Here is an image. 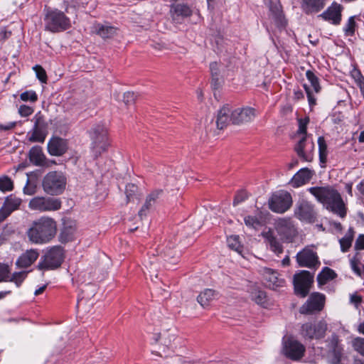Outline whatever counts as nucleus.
I'll list each match as a JSON object with an SVG mask.
<instances>
[{"label":"nucleus","mask_w":364,"mask_h":364,"mask_svg":"<svg viewBox=\"0 0 364 364\" xmlns=\"http://www.w3.org/2000/svg\"><path fill=\"white\" fill-rule=\"evenodd\" d=\"M33 112V109L26 105H22L18 108V113L22 117H28Z\"/></svg>","instance_id":"58"},{"label":"nucleus","mask_w":364,"mask_h":364,"mask_svg":"<svg viewBox=\"0 0 364 364\" xmlns=\"http://www.w3.org/2000/svg\"><path fill=\"white\" fill-rule=\"evenodd\" d=\"M170 14L174 23H182L185 18L193 14V11L186 4H173L170 8Z\"/></svg>","instance_id":"20"},{"label":"nucleus","mask_w":364,"mask_h":364,"mask_svg":"<svg viewBox=\"0 0 364 364\" xmlns=\"http://www.w3.org/2000/svg\"><path fill=\"white\" fill-rule=\"evenodd\" d=\"M326 296L319 292H313L306 302L300 307L301 314H314L321 311L324 307Z\"/></svg>","instance_id":"14"},{"label":"nucleus","mask_w":364,"mask_h":364,"mask_svg":"<svg viewBox=\"0 0 364 364\" xmlns=\"http://www.w3.org/2000/svg\"><path fill=\"white\" fill-rule=\"evenodd\" d=\"M38 256L39 253L37 250H27L18 258L16 265L18 268H27L38 259Z\"/></svg>","instance_id":"29"},{"label":"nucleus","mask_w":364,"mask_h":364,"mask_svg":"<svg viewBox=\"0 0 364 364\" xmlns=\"http://www.w3.org/2000/svg\"><path fill=\"white\" fill-rule=\"evenodd\" d=\"M177 239L173 242L171 240L166 241L160 245L144 262L145 274H149L151 279L153 277H157L158 272L160 270L161 260H164V267L169 268L171 265L176 264L180 257V252L176 249V242Z\"/></svg>","instance_id":"1"},{"label":"nucleus","mask_w":364,"mask_h":364,"mask_svg":"<svg viewBox=\"0 0 364 364\" xmlns=\"http://www.w3.org/2000/svg\"><path fill=\"white\" fill-rule=\"evenodd\" d=\"M21 203V200L12 196L7 197L4 203L5 205L11 213L18 209Z\"/></svg>","instance_id":"43"},{"label":"nucleus","mask_w":364,"mask_h":364,"mask_svg":"<svg viewBox=\"0 0 364 364\" xmlns=\"http://www.w3.org/2000/svg\"><path fill=\"white\" fill-rule=\"evenodd\" d=\"M34 126L29 137L31 142H43L46 136L47 123L40 112L33 117Z\"/></svg>","instance_id":"19"},{"label":"nucleus","mask_w":364,"mask_h":364,"mask_svg":"<svg viewBox=\"0 0 364 364\" xmlns=\"http://www.w3.org/2000/svg\"><path fill=\"white\" fill-rule=\"evenodd\" d=\"M28 272L22 271L18 272H14L11 277L9 279V282H14L17 287H19L22 282L27 277Z\"/></svg>","instance_id":"48"},{"label":"nucleus","mask_w":364,"mask_h":364,"mask_svg":"<svg viewBox=\"0 0 364 364\" xmlns=\"http://www.w3.org/2000/svg\"><path fill=\"white\" fill-rule=\"evenodd\" d=\"M326 0H300V8L307 15L317 14L326 6Z\"/></svg>","instance_id":"24"},{"label":"nucleus","mask_w":364,"mask_h":364,"mask_svg":"<svg viewBox=\"0 0 364 364\" xmlns=\"http://www.w3.org/2000/svg\"><path fill=\"white\" fill-rule=\"evenodd\" d=\"M61 201L55 198L36 196L28 203V208L39 212L55 211L60 208Z\"/></svg>","instance_id":"12"},{"label":"nucleus","mask_w":364,"mask_h":364,"mask_svg":"<svg viewBox=\"0 0 364 364\" xmlns=\"http://www.w3.org/2000/svg\"><path fill=\"white\" fill-rule=\"evenodd\" d=\"M64 258L63 250L60 246H53L41 257L38 264L40 270H50L58 268Z\"/></svg>","instance_id":"7"},{"label":"nucleus","mask_w":364,"mask_h":364,"mask_svg":"<svg viewBox=\"0 0 364 364\" xmlns=\"http://www.w3.org/2000/svg\"><path fill=\"white\" fill-rule=\"evenodd\" d=\"M314 282V274L306 270H301L294 275L293 284L296 295L304 298L310 291Z\"/></svg>","instance_id":"9"},{"label":"nucleus","mask_w":364,"mask_h":364,"mask_svg":"<svg viewBox=\"0 0 364 364\" xmlns=\"http://www.w3.org/2000/svg\"><path fill=\"white\" fill-rule=\"evenodd\" d=\"M244 222L247 227L256 230L264 225L262 213L257 210L255 215H247L245 217Z\"/></svg>","instance_id":"34"},{"label":"nucleus","mask_w":364,"mask_h":364,"mask_svg":"<svg viewBox=\"0 0 364 364\" xmlns=\"http://www.w3.org/2000/svg\"><path fill=\"white\" fill-rule=\"evenodd\" d=\"M169 364H187V361L185 358L176 355L171 359Z\"/></svg>","instance_id":"64"},{"label":"nucleus","mask_w":364,"mask_h":364,"mask_svg":"<svg viewBox=\"0 0 364 364\" xmlns=\"http://www.w3.org/2000/svg\"><path fill=\"white\" fill-rule=\"evenodd\" d=\"M362 302V297L358 295L357 293H354L350 294V303L353 304L356 309L358 308L359 305Z\"/></svg>","instance_id":"61"},{"label":"nucleus","mask_w":364,"mask_h":364,"mask_svg":"<svg viewBox=\"0 0 364 364\" xmlns=\"http://www.w3.org/2000/svg\"><path fill=\"white\" fill-rule=\"evenodd\" d=\"M354 247L356 250H364V235H360L355 240Z\"/></svg>","instance_id":"62"},{"label":"nucleus","mask_w":364,"mask_h":364,"mask_svg":"<svg viewBox=\"0 0 364 364\" xmlns=\"http://www.w3.org/2000/svg\"><path fill=\"white\" fill-rule=\"evenodd\" d=\"M304 90L306 91V93L307 95L309 106L311 107H312L313 106H314L316 104V100L314 97V96L313 95V92H312V90H311L310 87H309L307 85L304 84Z\"/></svg>","instance_id":"57"},{"label":"nucleus","mask_w":364,"mask_h":364,"mask_svg":"<svg viewBox=\"0 0 364 364\" xmlns=\"http://www.w3.org/2000/svg\"><path fill=\"white\" fill-rule=\"evenodd\" d=\"M56 230V223L53 218L41 217L32 223L27 230V235L31 242L44 244L55 237Z\"/></svg>","instance_id":"3"},{"label":"nucleus","mask_w":364,"mask_h":364,"mask_svg":"<svg viewBox=\"0 0 364 364\" xmlns=\"http://www.w3.org/2000/svg\"><path fill=\"white\" fill-rule=\"evenodd\" d=\"M20 100L23 102H36L38 100V95L33 90H26L20 94Z\"/></svg>","instance_id":"49"},{"label":"nucleus","mask_w":364,"mask_h":364,"mask_svg":"<svg viewBox=\"0 0 364 364\" xmlns=\"http://www.w3.org/2000/svg\"><path fill=\"white\" fill-rule=\"evenodd\" d=\"M360 257H361L360 253L356 252V254L353 257L352 259H350V261L351 269L358 276H361V274H362V270L360 267Z\"/></svg>","instance_id":"44"},{"label":"nucleus","mask_w":364,"mask_h":364,"mask_svg":"<svg viewBox=\"0 0 364 364\" xmlns=\"http://www.w3.org/2000/svg\"><path fill=\"white\" fill-rule=\"evenodd\" d=\"M76 232V225L73 220H66L63 223L59 236V240L62 243H65L74 239Z\"/></svg>","instance_id":"28"},{"label":"nucleus","mask_w":364,"mask_h":364,"mask_svg":"<svg viewBox=\"0 0 364 364\" xmlns=\"http://www.w3.org/2000/svg\"><path fill=\"white\" fill-rule=\"evenodd\" d=\"M294 215L300 220L314 223L316 216L314 205L307 200H300L296 204Z\"/></svg>","instance_id":"16"},{"label":"nucleus","mask_w":364,"mask_h":364,"mask_svg":"<svg viewBox=\"0 0 364 364\" xmlns=\"http://www.w3.org/2000/svg\"><path fill=\"white\" fill-rule=\"evenodd\" d=\"M215 296V291L214 290L206 289L198 296L197 301L203 307H205L214 299Z\"/></svg>","instance_id":"36"},{"label":"nucleus","mask_w":364,"mask_h":364,"mask_svg":"<svg viewBox=\"0 0 364 364\" xmlns=\"http://www.w3.org/2000/svg\"><path fill=\"white\" fill-rule=\"evenodd\" d=\"M11 213V212L3 205L0 208V223L3 222Z\"/></svg>","instance_id":"63"},{"label":"nucleus","mask_w":364,"mask_h":364,"mask_svg":"<svg viewBox=\"0 0 364 364\" xmlns=\"http://www.w3.org/2000/svg\"><path fill=\"white\" fill-rule=\"evenodd\" d=\"M262 237L264 238L265 242L269 245L270 250L277 255L283 252V246L280 241L275 236L274 232L269 230L267 232H262Z\"/></svg>","instance_id":"30"},{"label":"nucleus","mask_w":364,"mask_h":364,"mask_svg":"<svg viewBox=\"0 0 364 364\" xmlns=\"http://www.w3.org/2000/svg\"><path fill=\"white\" fill-rule=\"evenodd\" d=\"M352 241L353 237L351 235H346L342 237L339 240L341 251L343 252H347L352 245Z\"/></svg>","instance_id":"53"},{"label":"nucleus","mask_w":364,"mask_h":364,"mask_svg":"<svg viewBox=\"0 0 364 364\" xmlns=\"http://www.w3.org/2000/svg\"><path fill=\"white\" fill-rule=\"evenodd\" d=\"M327 323L323 320L306 322L302 324L300 330L301 336L305 339H321L326 335Z\"/></svg>","instance_id":"10"},{"label":"nucleus","mask_w":364,"mask_h":364,"mask_svg":"<svg viewBox=\"0 0 364 364\" xmlns=\"http://www.w3.org/2000/svg\"><path fill=\"white\" fill-rule=\"evenodd\" d=\"M336 277V272L329 267H324L317 276L318 284L321 286Z\"/></svg>","instance_id":"37"},{"label":"nucleus","mask_w":364,"mask_h":364,"mask_svg":"<svg viewBox=\"0 0 364 364\" xmlns=\"http://www.w3.org/2000/svg\"><path fill=\"white\" fill-rule=\"evenodd\" d=\"M307 144L308 140L306 139V136H304L294 147V150L300 159L302 158V155L304 151H306Z\"/></svg>","instance_id":"51"},{"label":"nucleus","mask_w":364,"mask_h":364,"mask_svg":"<svg viewBox=\"0 0 364 364\" xmlns=\"http://www.w3.org/2000/svg\"><path fill=\"white\" fill-rule=\"evenodd\" d=\"M318 202L327 209L343 218L346 215L345 204L341 194L334 188L327 186H314L308 188Z\"/></svg>","instance_id":"2"},{"label":"nucleus","mask_w":364,"mask_h":364,"mask_svg":"<svg viewBox=\"0 0 364 364\" xmlns=\"http://www.w3.org/2000/svg\"><path fill=\"white\" fill-rule=\"evenodd\" d=\"M343 9V6L340 4L334 1L325 11L320 14L319 16L333 25H338L341 21V12Z\"/></svg>","instance_id":"22"},{"label":"nucleus","mask_w":364,"mask_h":364,"mask_svg":"<svg viewBox=\"0 0 364 364\" xmlns=\"http://www.w3.org/2000/svg\"><path fill=\"white\" fill-rule=\"evenodd\" d=\"M230 122L231 112L228 105H224L218 113L216 124L219 129H223L226 127Z\"/></svg>","instance_id":"33"},{"label":"nucleus","mask_w":364,"mask_h":364,"mask_svg":"<svg viewBox=\"0 0 364 364\" xmlns=\"http://www.w3.org/2000/svg\"><path fill=\"white\" fill-rule=\"evenodd\" d=\"M44 21L46 30L53 33L64 31L71 26L70 18L58 9H48Z\"/></svg>","instance_id":"5"},{"label":"nucleus","mask_w":364,"mask_h":364,"mask_svg":"<svg viewBox=\"0 0 364 364\" xmlns=\"http://www.w3.org/2000/svg\"><path fill=\"white\" fill-rule=\"evenodd\" d=\"M33 70L36 72L38 79L41 82H45L47 80V75L45 70L41 65L34 66Z\"/></svg>","instance_id":"56"},{"label":"nucleus","mask_w":364,"mask_h":364,"mask_svg":"<svg viewBox=\"0 0 364 364\" xmlns=\"http://www.w3.org/2000/svg\"><path fill=\"white\" fill-rule=\"evenodd\" d=\"M176 330L173 327L164 329L154 337V341L159 346V350L164 353L167 350H173L176 348Z\"/></svg>","instance_id":"13"},{"label":"nucleus","mask_w":364,"mask_h":364,"mask_svg":"<svg viewBox=\"0 0 364 364\" xmlns=\"http://www.w3.org/2000/svg\"><path fill=\"white\" fill-rule=\"evenodd\" d=\"M92 29L93 33H95L104 39L113 37L117 34V28L109 24L95 23Z\"/></svg>","instance_id":"31"},{"label":"nucleus","mask_w":364,"mask_h":364,"mask_svg":"<svg viewBox=\"0 0 364 364\" xmlns=\"http://www.w3.org/2000/svg\"><path fill=\"white\" fill-rule=\"evenodd\" d=\"M97 291L96 285L92 283L85 284L81 289V293L78 297L77 307L84 308L87 301L91 300Z\"/></svg>","instance_id":"25"},{"label":"nucleus","mask_w":364,"mask_h":364,"mask_svg":"<svg viewBox=\"0 0 364 364\" xmlns=\"http://www.w3.org/2000/svg\"><path fill=\"white\" fill-rule=\"evenodd\" d=\"M338 342V336L333 335L331 338V344L333 346V357L331 358V364H341L342 353L341 349L337 347Z\"/></svg>","instance_id":"38"},{"label":"nucleus","mask_w":364,"mask_h":364,"mask_svg":"<svg viewBox=\"0 0 364 364\" xmlns=\"http://www.w3.org/2000/svg\"><path fill=\"white\" fill-rule=\"evenodd\" d=\"M162 194V189H156L146 196L144 204L139 211V216L141 219L147 215L150 208L157 202V200L161 196Z\"/></svg>","instance_id":"26"},{"label":"nucleus","mask_w":364,"mask_h":364,"mask_svg":"<svg viewBox=\"0 0 364 364\" xmlns=\"http://www.w3.org/2000/svg\"><path fill=\"white\" fill-rule=\"evenodd\" d=\"M36 185L31 183L29 178H27L26 184L23 187V193L28 196L34 195L36 193Z\"/></svg>","instance_id":"55"},{"label":"nucleus","mask_w":364,"mask_h":364,"mask_svg":"<svg viewBox=\"0 0 364 364\" xmlns=\"http://www.w3.org/2000/svg\"><path fill=\"white\" fill-rule=\"evenodd\" d=\"M14 188L13 181L8 176L0 177V190L2 191H11Z\"/></svg>","instance_id":"50"},{"label":"nucleus","mask_w":364,"mask_h":364,"mask_svg":"<svg viewBox=\"0 0 364 364\" xmlns=\"http://www.w3.org/2000/svg\"><path fill=\"white\" fill-rule=\"evenodd\" d=\"M309 118L301 119L299 120V129L297 131V132L299 134H302L306 136V128H307V124L309 123Z\"/></svg>","instance_id":"60"},{"label":"nucleus","mask_w":364,"mask_h":364,"mask_svg":"<svg viewBox=\"0 0 364 364\" xmlns=\"http://www.w3.org/2000/svg\"><path fill=\"white\" fill-rule=\"evenodd\" d=\"M314 143L312 141H308V144L306 147V151H304L301 159L308 162L312 161L314 159Z\"/></svg>","instance_id":"45"},{"label":"nucleus","mask_w":364,"mask_h":364,"mask_svg":"<svg viewBox=\"0 0 364 364\" xmlns=\"http://www.w3.org/2000/svg\"><path fill=\"white\" fill-rule=\"evenodd\" d=\"M351 344L355 351L364 356V338L356 337L352 340Z\"/></svg>","instance_id":"46"},{"label":"nucleus","mask_w":364,"mask_h":364,"mask_svg":"<svg viewBox=\"0 0 364 364\" xmlns=\"http://www.w3.org/2000/svg\"><path fill=\"white\" fill-rule=\"evenodd\" d=\"M48 152L54 156H63L68 150V142L59 136H53L48 142Z\"/></svg>","instance_id":"23"},{"label":"nucleus","mask_w":364,"mask_h":364,"mask_svg":"<svg viewBox=\"0 0 364 364\" xmlns=\"http://www.w3.org/2000/svg\"><path fill=\"white\" fill-rule=\"evenodd\" d=\"M30 161L38 166H43L46 164V157L40 146H33L28 153Z\"/></svg>","instance_id":"32"},{"label":"nucleus","mask_w":364,"mask_h":364,"mask_svg":"<svg viewBox=\"0 0 364 364\" xmlns=\"http://www.w3.org/2000/svg\"><path fill=\"white\" fill-rule=\"evenodd\" d=\"M314 171L308 168L300 169L292 178L291 183L293 187L298 188L307 183L313 177Z\"/></svg>","instance_id":"27"},{"label":"nucleus","mask_w":364,"mask_h":364,"mask_svg":"<svg viewBox=\"0 0 364 364\" xmlns=\"http://www.w3.org/2000/svg\"><path fill=\"white\" fill-rule=\"evenodd\" d=\"M269 11L272 14L277 25L281 27L285 26L286 21L282 11L281 5L271 3L269 5Z\"/></svg>","instance_id":"35"},{"label":"nucleus","mask_w":364,"mask_h":364,"mask_svg":"<svg viewBox=\"0 0 364 364\" xmlns=\"http://www.w3.org/2000/svg\"><path fill=\"white\" fill-rule=\"evenodd\" d=\"M136 95L133 92H127L124 93L123 100L124 102L129 105L133 104L135 102Z\"/></svg>","instance_id":"59"},{"label":"nucleus","mask_w":364,"mask_h":364,"mask_svg":"<svg viewBox=\"0 0 364 364\" xmlns=\"http://www.w3.org/2000/svg\"><path fill=\"white\" fill-rule=\"evenodd\" d=\"M227 242L228 247L235 250V252L241 254L242 252V247L239 241V236L237 235H231L228 237Z\"/></svg>","instance_id":"42"},{"label":"nucleus","mask_w":364,"mask_h":364,"mask_svg":"<svg viewBox=\"0 0 364 364\" xmlns=\"http://www.w3.org/2000/svg\"><path fill=\"white\" fill-rule=\"evenodd\" d=\"M306 77L311 83L314 92L318 93L321 90L319 80L314 73L310 70L306 72Z\"/></svg>","instance_id":"41"},{"label":"nucleus","mask_w":364,"mask_h":364,"mask_svg":"<svg viewBox=\"0 0 364 364\" xmlns=\"http://www.w3.org/2000/svg\"><path fill=\"white\" fill-rule=\"evenodd\" d=\"M138 187L133 183H129L127 185L125 189V193L127 199V202L134 200L135 194L137 191Z\"/></svg>","instance_id":"52"},{"label":"nucleus","mask_w":364,"mask_h":364,"mask_svg":"<svg viewBox=\"0 0 364 364\" xmlns=\"http://www.w3.org/2000/svg\"><path fill=\"white\" fill-rule=\"evenodd\" d=\"M296 259L299 267L315 268L320 265L317 253L309 247H306L299 252Z\"/></svg>","instance_id":"17"},{"label":"nucleus","mask_w":364,"mask_h":364,"mask_svg":"<svg viewBox=\"0 0 364 364\" xmlns=\"http://www.w3.org/2000/svg\"><path fill=\"white\" fill-rule=\"evenodd\" d=\"M256 116V110L250 107H239L231 112L232 123L240 125L252 122Z\"/></svg>","instance_id":"18"},{"label":"nucleus","mask_w":364,"mask_h":364,"mask_svg":"<svg viewBox=\"0 0 364 364\" xmlns=\"http://www.w3.org/2000/svg\"><path fill=\"white\" fill-rule=\"evenodd\" d=\"M292 204V198L289 193L279 191L272 194L268 200L269 209L277 213L286 212Z\"/></svg>","instance_id":"11"},{"label":"nucleus","mask_w":364,"mask_h":364,"mask_svg":"<svg viewBox=\"0 0 364 364\" xmlns=\"http://www.w3.org/2000/svg\"><path fill=\"white\" fill-rule=\"evenodd\" d=\"M90 136L92 141V152L94 156L97 158L110 146L107 129L103 124H95L90 131Z\"/></svg>","instance_id":"4"},{"label":"nucleus","mask_w":364,"mask_h":364,"mask_svg":"<svg viewBox=\"0 0 364 364\" xmlns=\"http://www.w3.org/2000/svg\"><path fill=\"white\" fill-rule=\"evenodd\" d=\"M305 346L291 336H284L282 339V354L292 360H299L304 355Z\"/></svg>","instance_id":"8"},{"label":"nucleus","mask_w":364,"mask_h":364,"mask_svg":"<svg viewBox=\"0 0 364 364\" xmlns=\"http://www.w3.org/2000/svg\"><path fill=\"white\" fill-rule=\"evenodd\" d=\"M274 228L278 235L287 242H292L297 231L289 218H279L275 221Z\"/></svg>","instance_id":"15"},{"label":"nucleus","mask_w":364,"mask_h":364,"mask_svg":"<svg viewBox=\"0 0 364 364\" xmlns=\"http://www.w3.org/2000/svg\"><path fill=\"white\" fill-rule=\"evenodd\" d=\"M356 23L355 21V17L350 16L346 26L343 28L344 33L346 36H352L355 33Z\"/></svg>","instance_id":"47"},{"label":"nucleus","mask_w":364,"mask_h":364,"mask_svg":"<svg viewBox=\"0 0 364 364\" xmlns=\"http://www.w3.org/2000/svg\"><path fill=\"white\" fill-rule=\"evenodd\" d=\"M261 272L264 283L268 288L276 290L277 288L284 285V279L279 277L277 272L267 267L263 268Z\"/></svg>","instance_id":"21"},{"label":"nucleus","mask_w":364,"mask_h":364,"mask_svg":"<svg viewBox=\"0 0 364 364\" xmlns=\"http://www.w3.org/2000/svg\"><path fill=\"white\" fill-rule=\"evenodd\" d=\"M10 269L9 265L5 264H0V282H8Z\"/></svg>","instance_id":"54"},{"label":"nucleus","mask_w":364,"mask_h":364,"mask_svg":"<svg viewBox=\"0 0 364 364\" xmlns=\"http://www.w3.org/2000/svg\"><path fill=\"white\" fill-rule=\"evenodd\" d=\"M250 296L251 299L259 305L264 306L267 304V295L262 290L255 289L251 291Z\"/></svg>","instance_id":"39"},{"label":"nucleus","mask_w":364,"mask_h":364,"mask_svg":"<svg viewBox=\"0 0 364 364\" xmlns=\"http://www.w3.org/2000/svg\"><path fill=\"white\" fill-rule=\"evenodd\" d=\"M319 160L321 164H326L327 160L328 150L327 144L324 137L319 136L318 139Z\"/></svg>","instance_id":"40"},{"label":"nucleus","mask_w":364,"mask_h":364,"mask_svg":"<svg viewBox=\"0 0 364 364\" xmlns=\"http://www.w3.org/2000/svg\"><path fill=\"white\" fill-rule=\"evenodd\" d=\"M67 178L61 171H50L44 177L42 181L43 191L51 196H57L63 193L65 189Z\"/></svg>","instance_id":"6"}]
</instances>
